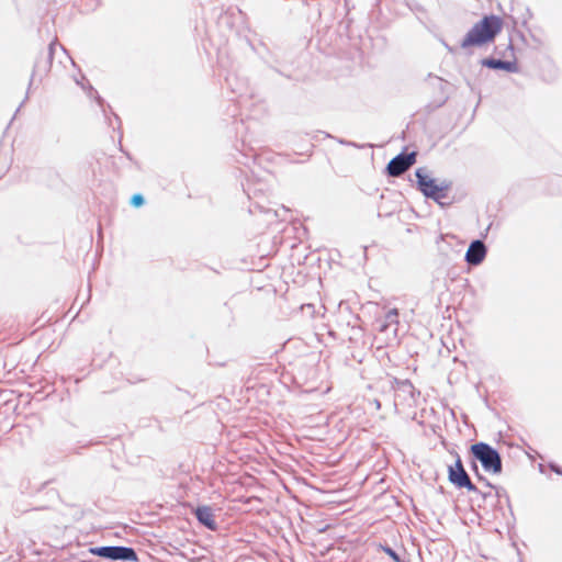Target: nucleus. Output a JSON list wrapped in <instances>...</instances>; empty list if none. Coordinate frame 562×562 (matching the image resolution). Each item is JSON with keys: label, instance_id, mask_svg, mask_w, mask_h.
<instances>
[{"label": "nucleus", "instance_id": "4468645a", "mask_svg": "<svg viewBox=\"0 0 562 562\" xmlns=\"http://www.w3.org/2000/svg\"><path fill=\"white\" fill-rule=\"evenodd\" d=\"M552 469H553L557 473H559V474L561 473L559 469H557V468H554V467H552Z\"/></svg>", "mask_w": 562, "mask_h": 562}, {"label": "nucleus", "instance_id": "ddd939ff", "mask_svg": "<svg viewBox=\"0 0 562 562\" xmlns=\"http://www.w3.org/2000/svg\"><path fill=\"white\" fill-rule=\"evenodd\" d=\"M384 552L390 555L395 562H401L397 553L391 548H383Z\"/></svg>", "mask_w": 562, "mask_h": 562}, {"label": "nucleus", "instance_id": "39448f33", "mask_svg": "<svg viewBox=\"0 0 562 562\" xmlns=\"http://www.w3.org/2000/svg\"><path fill=\"white\" fill-rule=\"evenodd\" d=\"M449 480L457 487H465L469 491L474 490L468 473L465 472L461 459H457L453 465L449 467Z\"/></svg>", "mask_w": 562, "mask_h": 562}, {"label": "nucleus", "instance_id": "9b49d317", "mask_svg": "<svg viewBox=\"0 0 562 562\" xmlns=\"http://www.w3.org/2000/svg\"><path fill=\"white\" fill-rule=\"evenodd\" d=\"M485 471L492 473H499L502 470V459H479Z\"/></svg>", "mask_w": 562, "mask_h": 562}, {"label": "nucleus", "instance_id": "423d86ee", "mask_svg": "<svg viewBox=\"0 0 562 562\" xmlns=\"http://www.w3.org/2000/svg\"><path fill=\"white\" fill-rule=\"evenodd\" d=\"M486 256V248L485 245L481 240H474L469 246L467 254H465V260L470 265H480Z\"/></svg>", "mask_w": 562, "mask_h": 562}, {"label": "nucleus", "instance_id": "20e7f679", "mask_svg": "<svg viewBox=\"0 0 562 562\" xmlns=\"http://www.w3.org/2000/svg\"><path fill=\"white\" fill-rule=\"evenodd\" d=\"M416 162V153L401 154L394 157L387 165V173L392 177H398L408 170Z\"/></svg>", "mask_w": 562, "mask_h": 562}, {"label": "nucleus", "instance_id": "6e6552de", "mask_svg": "<svg viewBox=\"0 0 562 562\" xmlns=\"http://www.w3.org/2000/svg\"><path fill=\"white\" fill-rule=\"evenodd\" d=\"M195 516L198 520L211 530L216 529V522L212 508L209 506H201L195 509Z\"/></svg>", "mask_w": 562, "mask_h": 562}, {"label": "nucleus", "instance_id": "1a4fd4ad", "mask_svg": "<svg viewBox=\"0 0 562 562\" xmlns=\"http://www.w3.org/2000/svg\"><path fill=\"white\" fill-rule=\"evenodd\" d=\"M483 65L487 66L488 68L493 69H503L506 71H516L517 65L516 61H507V60H501V59H485L483 61Z\"/></svg>", "mask_w": 562, "mask_h": 562}, {"label": "nucleus", "instance_id": "0eeeda50", "mask_svg": "<svg viewBox=\"0 0 562 562\" xmlns=\"http://www.w3.org/2000/svg\"><path fill=\"white\" fill-rule=\"evenodd\" d=\"M398 325V311L397 308H392L386 313L384 319L379 324L378 330L379 333H385L391 328L393 334L392 340H394L397 336Z\"/></svg>", "mask_w": 562, "mask_h": 562}, {"label": "nucleus", "instance_id": "7ed1b4c3", "mask_svg": "<svg viewBox=\"0 0 562 562\" xmlns=\"http://www.w3.org/2000/svg\"><path fill=\"white\" fill-rule=\"evenodd\" d=\"M418 179V186L422 192L432 199H442L446 196V187L439 186L435 179L424 175L420 171L416 172Z\"/></svg>", "mask_w": 562, "mask_h": 562}, {"label": "nucleus", "instance_id": "f257e3e1", "mask_svg": "<svg viewBox=\"0 0 562 562\" xmlns=\"http://www.w3.org/2000/svg\"><path fill=\"white\" fill-rule=\"evenodd\" d=\"M502 27L503 21L501 18L496 15L484 16L468 32L461 43V47L482 46L493 42L495 36L502 31Z\"/></svg>", "mask_w": 562, "mask_h": 562}, {"label": "nucleus", "instance_id": "f8f14e48", "mask_svg": "<svg viewBox=\"0 0 562 562\" xmlns=\"http://www.w3.org/2000/svg\"><path fill=\"white\" fill-rule=\"evenodd\" d=\"M144 203V199L140 194H135L132 196L131 199V204L135 207H139L142 206Z\"/></svg>", "mask_w": 562, "mask_h": 562}, {"label": "nucleus", "instance_id": "f03ea898", "mask_svg": "<svg viewBox=\"0 0 562 562\" xmlns=\"http://www.w3.org/2000/svg\"><path fill=\"white\" fill-rule=\"evenodd\" d=\"M91 553L98 557L111 560H124L137 562V555L132 548L126 547H97L92 548Z\"/></svg>", "mask_w": 562, "mask_h": 562}, {"label": "nucleus", "instance_id": "9d476101", "mask_svg": "<svg viewBox=\"0 0 562 562\" xmlns=\"http://www.w3.org/2000/svg\"><path fill=\"white\" fill-rule=\"evenodd\" d=\"M473 457H499L488 445L480 442L471 446Z\"/></svg>", "mask_w": 562, "mask_h": 562}]
</instances>
